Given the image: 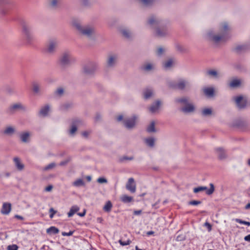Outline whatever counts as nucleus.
Wrapping results in <instances>:
<instances>
[{
  "instance_id": "1",
  "label": "nucleus",
  "mask_w": 250,
  "mask_h": 250,
  "mask_svg": "<svg viewBox=\"0 0 250 250\" xmlns=\"http://www.w3.org/2000/svg\"><path fill=\"white\" fill-rule=\"evenodd\" d=\"M147 24L152 28H155V36L159 38L164 37L168 34L166 24L159 18L152 15L147 21Z\"/></svg>"
},
{
  "instance_id": "2",
  "label": "nucleus",
  "mask_w": 250,
  "mask_h": 250,
  "mask_svg": "<svg viewBox=\"0 0 250 250\" xmlns=\"http://www.w3.org/2000/svg\"><path fill=\"white\" fill-rule=\"evenodd\" d=\"M72 24L81 34L88 38H92L95 34V28L93 25L82 26L81 22L76 19L73 20Z\"/></svg>"
},
{
  "instance_id": "3",
  "label": "nucleus",
  "mask_w": 250,
  "mask_h": 250,
  "mask_svg": "<svg viewBox=\"0 0 250 250\" xmlns=\"http://www.w3.org/2000/svg\"><path fill=\"white\" fill-rule=\"evenodd\" d=\"M210 39L215 42L218 43L220 41L224 42H226L230 37L229 32V27L228 24L226 22L222 24V28L220 30L219 35H214L210 33H208Z\"/></svg>"
},
{
  "instance_id": "4",
  "label": "nucleus",
  "mask_w": 250,
  "mask_h": 250,
  "mask_svg": "<svg viewBox=\"0 0 250 250\" xmlns=\"http://www.w3.org/2000/svg\"><path fill=\"white\" fill-rule=\"evenodd\" d=\"M167 84L170 88L181 91L188 89L191 87L190 82L184 78H179L177 81L169 82Z\"/></svg>"
},
{
  "instance_id": "5",
  "label": "nucleus",
  "mask_w": 250,
  "mask_h": 250,
  "mask_svg": "<svg viewBox=\"0 0 250 250\" xmlns=\"http://www.w3.org/2000/svg\"><path fill=\"white\" fill-rule=\"evenodd\" d=\"M75 60L72 59L71 54L69 51L63 52L58 60V64L62 68H66L71 64Z\"/></svg>"
},
{
  "instance_id": "6",
  "label": "nucleus",
  "mask_w": 250,
  "mask_h": 250,
  "mask_svg": "<svg viewBox=\"0 0 250 250\" xmlns=\"http://www.w3.org/2000/svg\"><path fill=\"white\" fill-rule=\"evenodd\" d=\"M59 44V41L56 38H51L49 39L46 42L44 52L45 53L49 54H54L57 49V48Z\"/></svg>"
},
{
  "instance_id": "7",
  "label": "nucleus",
  "mask_w": 250,
  "mask_h": 250,
  "mask_svg": "<svg viewBox=\"0 0 250 250\" xmlns=\"http://www.w3.org/2000/svg\"><path fill=\"white\" fill-rule=\"evenodd\" d=\"M22 31L28 43H31L33 40L32 33V27L28 23L23 22L22 24Z\"/></svg>"
},
{
  "instance_id": "8",
  "label": "nucleus",
  "mask_w": 250,
  "mask_h": 250,
  "mask_svg": "<svg viewBox=\"0 0 250 250\" xmlns=\"http://www.w3.org/2000/svg\"><path fill=\"white\" fill-rule=\"evenodd\" d=\"M14 4L12 0H0V13L4 16Z\"/></svg>"
},
{
  "instance_id": "9",
  "label": "nucleus",
  "mask_w": 250,
  "mask_h": 250,
  "mask_svg": "<svg viewBox=\"0 0 250 250\" xmlns=\"http://www.w3.org/2000/svg\"><path fill=\"white\" fill-rule=\"evenodd\" d=\"M26 108L21 103H17L9 106L6 110V113L9 115L14 114L17 111H25Z\"/></svg>"
},
{
  "instance_id": "10",
  "label": "nucleus",
  "mask_w": 250,
  "mask_h": 250,
  "mask_svg": "<svg viewBox=\"0 0 250 250\" xmlns=\"http://www.w3.org/2000/svg\"><path fill=\"white\" fill-rule=\"evenodd\" d=\"M97 66V63L89 62L83 66V72L86 75H92L95 73Z\"/></svg>"
},
{
  "instance_id": "11",
  "label": "nucleus",
  "mask_w": 250,
  "mask_h": 250,
  "mask_svg": "<svg viewBox=\"0 0 250 250\" xmlns=\"http://www.w3.org/2000/svg\"><path fill=\"white\" fill-rule=\"evenodd\" d=\"M210 188L208 189L207 187L200 186L193 188V192L195 193H198L200 191L206 190V193L207 195H210L212 194L214 191V186L212 183L209 184Z\"/></svg>"
},
{
  "instance_id": "12",
  "label": "nucleus",
  "mask_w": 250,
  "mask_h": 250,
  "mask_svg": "<svg viewBox=\"0 0 250 250\" xmlns=\"http://www.w3.org/2000/svg\"><path fill=\"white\" fill-rule=\"evenodd\" d=\"M137 116L133 115L132 117L126 119L123 121L124 126L128 129L134 128L136 125Z\"/></svg>"
},
{
  "instance_id": "13",
  "label": "nucleus",
  "mask_w": 250,
  "mask_h": 250,
  "mask_svg": "<svg viewBox=\"0 0 250 250\" xmlns=\"http://www.w3.org/2000/svg\"><path fill=\"white\" fill-rule=\"evenodd\" d=\"M118 56L116 54H111L108 56L106 61V66L109 68L115 67L117 63Z\"/></svg>"
},
{
  "instance_id": "14",
  "label": "nucleus",
  "mask_w": 250,
  "mask_h": 250,
  "mask_svg": "<svg viewBox=\"0 0 250 250\" xmlns=\"http://www.w3.org/2000/svg\"><path fill=\"white\" fill-rule=\"evenodd\" d=\"M235 101L239 109L244 108L247 105V101L243 99L242 96H239L235 98Z\"/></svg>"
},
{
  "instance_id": "15",
  "label": "nucleus",
  "mask_w": 250,
  "mask_h": 250,
  "mask_svg": "<svg viewBox=\"0 0 250 250\" xmlns=\"http://www.w3.org/2000/svg\"><path fill=\"white\" fill-rule=\"evenodd\" d=\"M218 158L223 160L227 158V154L226 150L222 147H218L215 149Z\"/></svg>"
},
{
  "instance_id": "16",
  "label": "nucleus",
  "mask_w": 250,
  "mask_h": 250,
  "mask_svg": "<svg viewBox=\"0 0 250 250\" xmlns=\"http://www.w3.org/2000/svg\"><path fill=\"white\" fill-rule=\"evenodd\" d=\"M134 180L133 178H130L126 185V188L131 193H134L136 191V186L134 184Z\"/></svg>"
},
{
  "instance_id": "17",
  "label": "nucleus",
  "mask_w": 250,
  "mask_h": 250,
  "mask_svg": "<svg viewBox=\"0 0 250 250\" xmlns=\"http://www.w3.org/2000/svg\"><path fill=\"white\" fill-rule=\"evenodd\" d=\"M195 106L192 104L188 103L185 106L181 108L180 110L186 113L193 112L195 110Z\"/></svg>"
},
{
  "instance_id": "18",
  "label": "nucleus",
  "mask_w": 250,
  "mask_h": 250,
  "mask_svg": "<svg viewBox=\"0 0 250 250\" xmlns=\"http://www.w3.org/2000/svg\"><path fill=\"white\" fill-rule=\"evenodd\" d=\"M62 0H49V6L53 9H57L62 4Z\"/></svg>"
},
{
  "instance_id": "19",
  "label": "nucleus",
  "mask_w": 250,
  "mask_h": 250,
  "mask_svg": "<svg viewBox=\"0 0 250 250\" xmlns=\"http://www.w3.org/2000/svg\"><path fill=\"white\" fill-rule=\"evenodd\" d=\"M81 123V121L79 119H75L72 121L71 129L69 130V134L73 135L77 130V125Z\"/></svg>"
},
{
  "instance_id": "20",
  "label": "nucleus",
  "mask_w": 250,
  "mask_h": 250,
  "mask_svg": "<svg viewBox=\"0 0 250 250\" xmlns=\"http://www.w3.org/2000/svg\"><path fill=\"white\" fill-rule=\"evenodd\" d=\"M11 210V204L10 203H4L3 204L1 212L3 214H8Z\"/></svg>"
},
{
  "instance_id": "21",
  "label": "nucleus",
  "mask_w": 250,
  "mask_h": 250,
  "mask_svg": "<svg viewBox=\"0 0 250 250\" xmlns=\"http://www.w3.org/2000/svg\"><path fill=\"white\" fill-rule=\"evenodd\" d=\"M161 105V102L159 100H157L155 103H153L151 106L149 107V110L151 113L155 112L159 108Z\"/></svg>"
},
{
  "instance_id": "22",
  "label": "nucleus",
  "mask_w": 250,
  "mask_h": 250,
  "mask_svg": "<svg viewBox=\"0 0 250 250\" xmlns=\"http://www.w3.org/2000/svg\"><path fill=\"white\" fill-rule=\"evenodd\" d=\"M148 133H154L157 131L155 128V123L154 121H151L150 124L147 126L146 129Z\"/></svg>"
},
{
  "instance_id": "23",
  "label": "nucleus",
  "mask_w": 250,
  "mask_h": 250,
  "mask_svg": "<svg viewBox=\"0 0 250 250\" xmlns=\"http://www.w3.org/2000/svg\"><path fill=\"white\" fill-rule=\"evenodd\" d=\"M30 134L28 132H23L20 135V139L21 142L27 143L29 140Z\"/></svg>"
},
{
  "instance_id": "24",
  "label": "nucleus",
  "mask_w": 250,
  "mask_h": 250,
  "mask_svg": "<svg viewBox=\"0 0 250 250\" xmlns=\"http://www.w3.org/2000/svg\"><path fill=\"white\" fill-rule=\"evenodd\" d=\"M241 82L240 80L234 79H233L229 84L230 87L236 88L240 86Z\"/></svg>"
},
{
  "instance_id": "25",
  "label": "nucleus",
  "mask_w": 250,
  "mask_h": 250,
  "mask_svg": "<svg viewBox=\"0 0 250 250\" xmlns=\"http://www.w3.org/2000/svg\"><path fill=\"white\" fill-rule=\"evenodd\" d=\"M15 166L17 169L19 170H22L24 168V165L21 163L20 160L18 157L14 158Z\"/></svg>"
},
{
  "instance_id": "26",
  "label": "nucleus",
  "mask_w": 250,
  "mask_h": 250,
  "mask_svg": "<svg viewBox=\"0 0 250 250\" xmlns=\"http://www.w3.org/2000/svg\"><path fill=\"white\" fill-rule=\"evenodd\" d=\"M173 62V59L172 58H170L163 62V66L166 69L170 68L172 67Z\"/></svg>"
},
{
  "instance_id": "27",
  "label": "nucleus",
  "mask_w": 250,
  "mask_h": 250,
  "mask_svg": "<svg viewBox=\"0 0 250 250\" xmlns=\"http://www.w3.org/2000/svg\"><path fill=\"white\" fill-rule=\"evenodd\" d=\"M204 93L208 97H212L214 94V89L213 87H207L204 90Z\"/></svg>"
},
{
  "instance_id": "28",
  "label": "nucleus",
  "mask_w": 250,
  "mask_h": 250,
  "mask_svg": "<svg viewBox=\"0 0 250 250\" xmlns=\"http://www.w3.org/2000/svg\"><path fill=\"white\" fill-rule=\"evenodd\" d=\"M144 98L146 100L149 99L153 94V90L151 89L147 88L144 91Z\"/></svg>"
},
{
  "instance_id": "29",
  "label": "nucleus",
  "mask_w": 250,
  "mask_h": 250,
  "mask_svg": "<svg viewBox=\"0 0 250 250\" xmlns=\"http://www.w3.org/2000/svg\"><path fill=\"white\" fill-rule=\"evenodd\" d=\"M59 232V229L54 226L50 227L46 230L47 233L49 235L56 234H57Z\"/></svg>"
},
{
  "instance_id": "30",
  "label": "nucleus",
  "mask_w": 250,
  "mask_h": 250,
  "mask_svg": "<svg viewBox=\"0 0 250 250\" xmlns=\"http://www.w3.org/2000/svg\"><path fill=\"white\" fill-rule=\"evenodd\" d=\"M247 48V46L245 45H239L233 48V51L238 54H240L244 51Z\"/></svg>"
},
{
  "instance_id": "31",
  "label": "nucleus",
  "mask_w": 250,
  "mask_h": 250,
  "mask_svg": "<svg viewBox=\"0 0 250 250\" xmlns=\"http://www.w3.org/2000/svg\"><path fill=\"white\" fill-rule=\"evenodd\" d=\"M80 209L79 207L77 206H72L67 213L68 217H72L75 213H76Z\"/></svg>"
},
{
  "instance_id": "32",
  "label": "nucleus",
  "mask_w": 250,
  "mask_h": 250,
  "mask_svg": "<svg viewBox=\"0 0 250 250\" xmlns=\"http://www.w3.org/2000/svg\"><path fill=\"white\" fill-rule=\"evenodd\" d=\"M49 108L50 107L48 105H45L41 109L39 114L43 116H47L49 110Z\"/></svg>"
},
{
  "instance_id": "33",
  "label": "nucleus",
  "mask_w": 250,
  "mask_h": 250,
  "mask_svg": "<svg viewBox=\"0 0 250 250\" xmlns=\"http://www.w3.org/2000/svg\"><path fill=\"white\" fill-rule=\"evenodd\" d=\"M146 144L149 147H152L155 145V139L153 137H149L145 139Z\"/></svg>"
},
{
  "instance_id": "34",
  "label": "nucleus",
  "mask_w": 250,
  "mask_h": 250,
  "mask_svg": "<svg viewBox=\"0 0 250 250\" xmlns=\"http://www.w3.org/2000/svg\"><path fill=\"white\" fill-rule=\"evenodd\" d=\"M112 204L111 201H108L106 202L105 205L104 206L103 209L106 212H109L112 208Z\"/></svg>"
},
{
  "instance_id": "35",
  "label": "nucleus",
  "mask_w": 250,
  "mask_h": 250,
  "mask_svg": "<svg viewBox=\"0 0 250 250\" xmlns=\"http://www.w3.org/2000/svg\"><path fill=\"white\" fill-rule=\"evenodd\" d=\"M212 110L210 108H205L202 110V115L205 117L210 116L212 114Z\"/></svg>"
},
{
  "instance_id": "36",
  "label": "nucleus",
  "mask_w": 250,
  "mask_h": 250,
  "mask_svg": "<svg viewBox=\"0 0 250 250\" xmlns=\"http://www.w3.org/2000/svg\"><path fill=\"white\" fill-rule=\"evenodd\" d=\"M121 201L124 203H128L133 201V197L126 195H124L121 198Z\"/></svg>"
},
{
  "instance_id": "37",
  "label": "nucleus",
  "mask_w": 250,
  "mask_h": 250,
  "mask_svg": "<svg viewBox=\"0 0 250 250\" xmlns=\"http://www.w3.org/2000/svg\"><path fill=\"white\" fill-rule=\"evenodd\" d=\"M15 131V128L12 126H8L4 130L3 133L5 135H11Z\"/></svg>"
},
{
  "instance_id": "38",
  "label": "nucleus",
  "mask_w": 250,
  "mask_h": 250,
  "mask_svg": "<svg viewBox=\"0 0 250 250\" xmlns=\"http://www.w3.org/2000/svg\"><path fill=\"white\" fill-rule=\"evenodd\" d=\"M40 85L37 82L32 83V90L35 93H38L40 91Z\"/></svg>"
},
{
  "instance_id": "39",
  "label": "nucleus",
  "mask_w": 250,
  "mask_h": 250,
  "mask_svg": "<svg viewBox=\"0 0 250 250\" xmlns=\"http://www.w3.org/2000/svg\"><path fill=\"white\" fill-rule=\"evenodd\" d=\"M207 74L208 76H211L214 78H218L219 76L218 72L214 70H209L207 71Z\"/></svg>"
},
{
  "instance_id": "40",
  "label": "nucleus",
  "mask_w": 250,
  "mask_h": 250,
  "mask_svg": "<svg viewBox=\"0 0 250 250\" xmlns=\"http://www.w3.org/2000/svg\"><path fill=\"white\" fill-rule=\"evenodd\" d=\"M175 102L177 103L187 105L188 103V98L187 97H183L178 98L175 100Z\"/></svg>"
},
{
  "instance_id": "41",
  "label": "nucleus",
  "mask_w": 250,
  "mask_h": 250,
  "mask_svg": "<svg viewBox=\"0 0 250 250\" xmlns=\"http://www.w3.org/2000/svg\"><path fill=\"white\" fill-rule=\"evenodd\" d=\"M145 6H149L152 4L154 0H139Z\"/></svg>"
},
{
  "instance_id": "42",
  "label": "nucleus",
  "mask_w": 250,
  "mask_h": 250,
  "mask_svg": "<svg viewBox=\"0 0 250 250\" xmlns=\"http://www.w3.org/2000/svg\"><path fill=\"white\" fill-rule=\"evenodd\" d=\"M84 185L83 181L81 179H79L73 182V185L75 187H81Z\"/></svg>"
},
{
  "instance_id": "43",
  "label": "nucleus",
  "mask_w": 250,
  "mask_h": 250,
  "mask_svg": "<svg viewBox=\"0 0 250 250\" xmlns=\"http://www.w3.org/2000/svg\"><path fill=\"white\" fill-rule=\"evenodd\" d=\"M165 49L162 47H158L156 51V54L158 56L161 57L164 54Z\"/></svg>"
},
{
  "instance_id": "44",
  "label": "nucleus",
  "mask_w": 250,
  "mask_h": 250,
  "mask_svg": "<svg viewBox=\"0 0 250 250\" xmlns=\"http://www.w3.org/2000/svg\"><path fill=\"white\" fill-rule=\"evenodd\" d=\"M123 35L127 39H130L131 38V33L130 31L127 29H124L122 31Z\"/></svg>"
},
{
  "instance_id": "45",
  "label": "nucleus",
  "mask_w": 250,
  "mask_h": 250,
  "mask_svg": "<svg viewBox=\"0 0 250 250\" xmlns=\"http://www.w3.org/2000/svg\"><path fill=\"white\" fill-rule=\"evenodd\" d=\"M64 93V90L62 87H59L55 91V94L58 96H62Z\"/></svg>"
},
{
  "instance_id": "46",
  "label": "nucleus",
  "mask_w": 250,
  "mask_h": 250,
  "mask_svg": "<svg viewBox=\"0 0 250 250\" xmlns=\"http://www.w3.org/2000/svg\"><path fill=\"white\" fill-rule=\"evenodd\" d=\"M71 160V157L70 156H68L65 160L62 161L60 162L59 165L60 166H64L66 165Z\"/></svg>"
},
{
  "instance_id": "47",
  "label": "nucleus",
  "mask_w": 250,
  "mask_h": 250,
  "mask_svg": "<svg viewBox=\"0 0 250 250\" xmlns=\"http://www.w3.org/2000/svg\"><path fill=\"white\" fill-rule=\"evenodd\" d=\"M56 166V164L54 162L51 163L45 167L43 170L45 171L49 170V169L53 168Z\"/></svg>"
},
{
  "instance_id": "48",
  "label": "nucleus",
  "mask_w": 250,
  "mask_h": 250,
  "mask_svg": "<svg viewBox=\"0 0 250 250\" xmlns=\"http://www.w3.org/2000/svg\"><path fill=\"white\" fill-rule=\"evenodd\" d=\"M234 220L237 223H240V224H244V225H246L248 226H250V222H247V221H243V220H241L240 219H238V218H236V219H234Z\"/></svg>"
},
{
  "instance_id": "49",
  "label": "nucleus",
  "mask_w": 250,
  "mask_h": 250,
  "mask_svg": "<svg viewBox=\"0 0 250 250\" xmlns=\"http://www.w3.org/2000/svg\"><path fill=\"white\" fill-rule=\"evenodd\" d=\"M201 204V201L197 200L190 201L188 203L189 205L196 206Z\"/></svg>"
},
{
  "instance_id": "50",
  "label": "nucleus",
  "mask_w": 250,
  "mask_h": 250,
  "mask_svg": "<svg viewBox=\"0 0 250 250\" xmlns=\"http://www.w3.org/2000/svg\"><path fill=\"white\" fill-rule=\"evenodd\" d=\"M134 157L133 156L131 157H127V156H123V157L121 158L119 160L120 162H123L125 160H133Z\"/></svg>"
},
{
  "instance_id": "51",
  "label": "nucleus",
  "mask_w": 250,
  "mask_h": 250,
  "mask_svg": "<svg viewBox=\"0 0 250 250\" xmlns=\"http://www.w3.org/2000/svg\"><path fill=\"white\" fill-rule=\"evenodd\" d=\"M119 242L121 245L124 246L129 245L130 243H131V241L129 240H127V241H123L122 240H120L119 241Z\"/></svg>"
},
{
  "instance_id": "52",
  "label": "nucleus",
  "mask_w": 250,
  "mask_h": 250,
  "mask_svg": "<svg viewBox=\"0 0 250 250\" xmlns=\"http://www.w3.org/2000/svg\"><path fill=\"white\" fill-rule=\"evenodd\" d=\"M153 68L152 64L148 63L144 66V69L146 71H149Z\"/></svg>"
},
{
  "instance_id": "53",
  "label": "nucleus",
  "mask_w": 250,
  "mask_h": 250,
  "mask_svg": "<svg viewBox=\"0 0 250 250\" xmlns=\"http://www.w3.org/2000/svg\"><path fill=\"white\" fill-rule=\"evenodd\" d=\"M97 182L101 184L106 183H107V180L104 177H100L97 179Z\"/></svg>"
},
{
  "instance_id": "54",
  "label": "nucleus",
  "mask_w": 250,
  "mask_h": 250,
  "mask_svg": "<svg viewBox=\"0 0 250 250\" xmlns=\"http://www.w3.org/2000/svg\"><path fill=\"white\" fill-rule=\"evenodd\" d=\"M57 211L54 210L53 208H51L49 209V212L50 213L49 214V217L50 218H52L54 215V214L56 213Z\"/></svg>"
},
{
  "instance_id": "55",
  "label": "nucleus",
  "mask_w": 250,
  "mask_h": 250,
  "mask_svg": "<svg viewBox=\"0 0 250 250\" xmlns=\"http://www.w3.org/2000/svg\"><path fill=\"white\" fill-rule=\"evenodd\" d=\"M5 91L7 93H9V94H12V93H14V89L12 87H11L9 86H7L6 87Z\"/></svg>"
},
{
  "instance_id": "56",
  "label": "nucleus",
  "mask_w": 250,
  "mask_h": 250,
  "mask_svg": "<svg viewBox=\"0 0 250 250\" xmlns=\"http://www.w3.org/2000/svg\"><path fill=\"white\" fill-rule=\"evenodd\" d=\"M18 246L16 245H10L8 247V250H18Z\"/></svg>"
},
{
  "instance_id": "57",
  "label": "nucleus",
  "mask_w": 250,
  "mask_h": 250,
  "mask_svg": "<svg viewBox=\"0 0 250 250\" xmlns=\"http://www.w3.org/2000/svg\"><path fill=\"white\" fill-rule=\"evenodd\" d=\"M204 226H205V227H206L207 228L208 230V231H210L211 230V229H212V226L208 222H206L204 224Z\"/></svg>"
},
{
  "instance_id": "58",
  "label": "nucleus",
  "mask_w": 250,
  "mask_h": 250,
  "mask_svg": "<svg viewBox=\"0 0 250 250\" xmlns=\"http://www.w3.org/2000/svg\"><path fill=\"white\" fill-rule=\"evenodd\" d=\"M235 125L238 127H242L244 125V123L241 121H238L235 123Z\"/></svg>"
},
{
  "instance_id": "59",
  "label": "nucleus",
  "mask_w": 250,
  "mask_h": 250,
  "mask_svg": "<svg viewBox=\"0 0 250 250\" xmlns=\"http://www.w3.org/2000/svg\"><path fill=\"white\" fill-rule=\"evenodd\" d=\"M83 5L85 6L90 5V2L89 0H81Z\"/></svg>"
},
{
  "instance_id": "60",
  "label": "nucleus",
  "mask_w": 250,
  "mask_h": 250,
  "mask_svg": "<svg viewBox=\"0 0 250 250\" xmlns=\"http://www.w3.org/2000/svg\"><path fill=\"white\" fill-rule=\"evenodd\" d=\"M74 231H69V232H62V236H71L72 235L73 233H74Z\"/></svg>"
},
{
  "instance_id": "61",
  "label": "nucleus",
  "mask_w": 250,
  "mask_h": 250,
  "mask_svg": "<svg viewBox=\"0 0 250 250\" xmlns=\"http://www.w3.org/2000/svg\"><path fill=\"white\" fill-rule=\"evenodd\" d=\"M72 106V104H65L62 105V108L64 109H67L68 108L71 107Z\"/></svg>"
},
{
  "instance_id": "62",
  "label": "nucleus",
  "mask_w": 250,
  "mask_h": 250,
  "mask_svg": "<svg viewBox=\"0 0 250 250\" xmlns=\"http://www.w3.org/2000/svg\"><path fill=\"white\" fill-rule=\"evenodd\" d=\"M102 119V117L100 114H97L95 117V122H99Z\"/></svg>"
},
{
  "instance_id": "63",
  "label": "nucleus",
  "mask_w": 250,
  "mask_h": 250,
  "mask_svg": "<svg viewBox=\"0 0 250 250\" xmlns=\"http://www.w3.org/2000/svg\"><path fill=\"white\" fill-rule=\"evenodd\" d=\"M52 188H53V186L50 185L45 188V190L46 191L49 192V191H51Z\"/></svg>"
},
{
  "instance_id": "64",
  "label": "nucleus",
  "mask_w": 250,
  "mask_h": 250,
  "mask_svg": "<svg viewBox=\"0 0 250 250\" xmlns=\"http://www.w3.org/2000/svg\"><path fill=\"white\" fill-rule=\"evenodd\" d=\"M244 240L246 241H247V242H250V234L246 236L245 237H244Z\"/></svg>"
}]
</instances>
